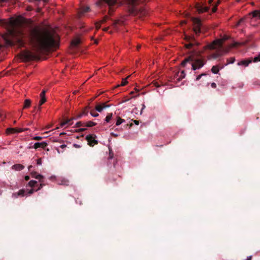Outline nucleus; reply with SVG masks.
<instances>
[{
    "instance_id": "18",
    "label": "nucleus",
    "mask_w": 260,
    "mask_h": 260,
    "mask_svg": "<svg viewBox=\"0 0 260 260\" xmlns=\"http://www.w3.org/2000/svg\"><path fill=\"white\" fill-rule=\"evenodd\" d=\"M24 168V166L21 164H16L12 166V169L16 171L22 170Z\"/></svg>"
},
{
    "instance_id": "28",
    "label": "nucleus",
    "mask_w": 260,
    "mask_h": 260,
    "mask_svg": "<svg viewBox=\"0 0 260 260\" xmlns=\"http://www.w3.org/2000/svg\"><path fill=\"white\" fill-rule=\"evenodd\" d=\"M75 126L77 127H79L80 126H85V123H83L81 121H79L76 123Z\"/></svg>"
},
{
    "instance_id": "61",
    "label": "nucleus",
    "mask_w": 260,
    "mask_h": 260,
    "mask_svg": "<svg viewBox=\"0 0 260 260\" xmlns=\"http://www.w3.org/2000/svg\"><path fill=\"white\" fill-rule=\"evenodd\" d=\"M108 29V27H106V28L103 29V30L106 31H107Z\"/></svg>"
},
{
    "instance_id": "44",
    "label": "nucleus",
    "mask_w": 260,
    "mask_h": 260,
    "mask_svg": "<svg viewBox=\"0 0 260 260\" xmlns=\"http://www.w3.org/2000/svg\"><path fill=\"white\" fill-rule=\"evenodd\" d=\"M34 191H36V190H35L34 189H31L30 190H29L28 192V193L29 194H31L32 193H33L34 192Z\"/></svg>"
},
{
    "instance_id": "54",
    "label": "nucleus",
    "mask_w": 260,
    "mask_h": 260,
    "mask_svg": "<svg viewBox=\"0 0 260 260\" xmlns=\"http://www.w3.org/2000/svg\"><path fill=\"white\" fill-rule=\"evenodd\" d=\"M67 147V145H64V144H62L61 145L60 147L63 149L64 148H66Z\"/></svg>"
},
{
    "instance_id": "33",
    "label": "nucleus",
    "mask_w": 260,
    "mask_h": 260,
    "mask_svg": "<svg viewBox=\"0 0 260 260\" xmlns=\"http://www.w3.org/2000/svg\"><path fill=\"white\" fill-rule=\"evenodd\" d=\"M206 75H207V74H205V73H203V74H200V75H198V76L196 77V80H197V81L199 80L201 78V77H202L203 76H206Z\"/></svg>"
},
{
    "instance_id": "26",
    "label": "nucleus",
    "mask_w": 260,
    "mask_h": 260,
    "mask_svg": "<svg viewBox=\"0 0 260 260\" xmlns=\"http://www.w3.org/2000/svg\"><path fill=\"white\" fill-rule=\"evenodd\" d=\"M124 121V120L120 118V117H118V119L116 121V125L117 126L120 125V124H121L122 122H123Z\"/></svg>"
},
{
    "instance_id": "20",
    "label": "nucleus",
    "mask_w": 260,
    "mask_h": 260,
    "mask_svg": "<svg viewBox=\"0 0 260 260\" xmlns=\"http://www.w3.org/2000/svg\"><path fill=\"white\" fill-rule=\"evenodd\" d=\"M31 105V101L29 99H26L24 101L23 108H28Z\"/></svg>"
},
{
    "instance_id": "42",
    "label": "nucleus",
    "mask_w": 260,
    "mask_h": 260,
    "mask_svg": "<svg viewBox=\"0 0 260 260\" xmlns=\"http://www.w3.org/2000/svg\"><path fill=\"white\" fill-rule=\"evenodd\" d=\"M243 21V19H240V20H239L236 24V26L237 27Z\"/></svg>"
},
{
    "instance_id": "63",
    "label": "nucleus",
    "mask_w": 260,
    "mask_h": 260,
    "mask_svg": "<svg viewBox=\"0 0 260 260\" xmlns=\"http://www.w3.org/2000/svg\"><path fill=\"white\" fill-rule=\"evenodd\" d=\"M65 134H66V133L63 132V133H61L60 134V136H62V135H65Z\"/></svg>"
},
{
    "instance_id": "19",
    "label": "nucleus",
    "mask_w": 260,
    "mask_h": 260,
    "mask_svg": "<svg viewBox=\"0 0 260 260\" xmlns=\"http://www.w3.org/2000/svg\"><path fill=\"white\" fill-rule=\"evenodd\" d=\"M252 16L254 18H260V11L258 10H255L251 13Z\"/></svg>"
},
{
    "instance_id": "43",
    "label": "nucleus",
    "mask_w": 260,
    "mask_h": 260,
    "mask_svg": "<svg viewBox=\"0 0 260 260\" xmlns=\"http://www.w3.org/2000/svg\"><path fill=\"white\" fill-rule=\"evenodd\" d=\"M83 116V114L80 113V114L78 115L76 117L74 118V119H77L81 118Z\"/></svg>"
},
{
    "instance_id": "29",
    "label": "nucleus",
    "mask_w": 260,
    "mask_h": 260,
    "mask_svg": "<svg viewBox=\"0 0 260 260\" xmlns=\"http://www.w3.org/2000/svg\"><path fill=\"white\" fill-rule=\"evenodd\" d=\"M90 114L93 117H98L99 116V114L95 112L93 110H91L90 112Z\"/></svg>"
},
{
    "instance_id": "17",
    "label": "nucleus",
    "mask_w": 260,
    "mask_h": 260,
    "mask_svg": "<svg viewBox=\"0 0 260 260\" xmlns=\"http://www.w3.org/2000/svg\"><path fill=\"white\" fill-rule=\"evenodd\" d=\"M81 41L79 39L76 38L72 42V45L74 47H77L80 44Z\"/></svg>"
},
{
    "instance_id": "11",
    "label": "nucleus",
    "mask_w": 260,
    "mask_h": 260,
    "mask_svg": "<svg viewBox=\"0 0 260 260\" xmlns=\"http://www.w3.org/2000/svg\"><path fill=\"white\" fill-rule=\"evenodd\" d=\"M185 77V74L184 71H182L180 73L178 72L175 75V78H176V80L177 82H179L182 79L184 78Z\"/></svg>"
},
{
    "instance_id": "5",
    "label": "nucleus",
    "mask_w": 260,
    "mask_h": 260,
    "mask_svg": "<svg viewBox=\"0 0 260 260\" xmlns=\"http://www.w3.org/2000/svg\"><path fill=\"white\" fill-rule=\"evenodd\" d=\"M193 30L195 35L196 36H200V34L204 30L201 20L199 18H194L193 19Z\"/></svg>"
},
{
    "instance_id": "40",
    "label": "nucleus",
    "mask_w": 260,
    "mask_h": 260,
    "mask_svg": "<svg viewBox=\"0 0 260 260\" xmlns=\"http://www.w3.org/2000/svg\"><path fill=\"white\" fill-rule=\"evenodd\" d=\"M235 60V59L234 58L231 57L230 59H229V64L234 63Z\"/></svg>"
},
{
    "instance_id": "58",
    "label": "nucleus",
    "mask_w": 260,
    "mask_h": 260,
    "mask_svg": "<svg viewBox=\"0 0 260 260\" xmlns=\"http://www.w3.org/2000/svg\"><path fill=\"white\" fill-rule=\"evenodd\" d=\"M32 168V166L31 165H30V166H28V170H29V171H30V170H31V169Z\"/></svg>"
},
{
    "instance_id": "10",
    "label": "nucleus",
    "mask_w": 260,
    "mask_h": 260,
    "mask_svg": "<svg viewBox=\"0 0 260 260\" xmlns=\"http://www.w3.org/2000/svg\"><path fill=\"white\" fill-rule=\"evenodd\" d=\"M48 145L47 143L45 142H37L34 145L33 148L37 149L39 148H45Z\"/></svg>"
},
{
    "instance_id": "60",
    "label": "nucleus",
    "mask_w": 260,
    "mask_h": 260,
    "mask_svg": "<svg viewBox=\"0 0 260 260\" xmlns=\"http://www.w3.org/2000/svg\"><path fill=\"white\" fill-rule=\"evenodd\" d=\"M7 0H0V3L6 2Z\"/></svg>"
},
{
    "instance_id": "52",
    "label": "nucleus",
    "mask_w": 260,
    "mask_h": 260,
    "mask_svg": "<svg viewBox=\"0 0 260 260\" xmlns=\"http://www.w3.org/2000/svg\"><path fill=\"white\" fill-rule=\"evenodd\" d=\"M142 108L141 109V113H142V111L145 108V105L144 104H142Z\"/></svg>"
},
{
    "instance_id": "13",
    "label": "nucleus",
    "mask_w": 260,
    "mask_h": 260,
    "mask_svg": "<svg viewBox=\"0 0 260 260\" xmlns=\"http://www.w3.org/2000/svg\"><path fill=\"white\" fill-rule=\"evenodd\" d=\"M239 45V43L234 41L233 40L230 39V37L229 36V49L230 48L236 47Z\"/></svg>"
},
{
    "instance_id": "25",
    "label": "nucleus",
    "mask_w": 260,
    "mask_h": 260,
    "mask_svg": "<svg viewBox=\"0 0 260 260\" xmlns=\"http://www.w3.org/2000/svg\"><path fill=\"white\" fill-rule=\"evenodd\" d=\"M109 5H113L116 3L117 0H103Z\"/></svg>"
},
{
    "instance_id": "22",
    "label": "nucleus",
    "mask_w": 260,
    "mask_h": 260,
    "mask_svg": "<svg viewBox=\"0 0 260 260\" xmlns=\"http://www.w3.org/2000/svg\"><path fill=\"white\" fill-rule=\"evenodd\" d=\"M129 76H127V78H126L125 79H123L120 84L117 85L116 87H119L120 86H125L127 83V81L126 80L128 78H129Z\"/></svg>"
},
{
    "instance_id": "12",
    "label": "nucleus",
    "mask_w": 260,
    "mask_h": 260,
    "mask_svg": "<svg viewBox=\"0 0 260 260\" xmlns=\"http://www.w3.org/2000/svg\"><path fill=\"white\" fill-rule=\"evenodd\" d=\"M110 106L109 105H106L105 103H102L101 104H98L96 106H95V110L99 112H101L103 111V110L104 109H105L106 108H108Z\"/></svg>"
},
{
    "instance_id": "45",
    "label": "nucleus",
    "mask_w": 260,
    "mask_h": 260,
    "mask_svg": "<svg viewBox=\"0 0 260 260\" xmlns=\"http://www.w3.org/2000/svg\"><path fill=\"white\" fill-rule=\"evenodd\" d=\"M18 196H19L18 195V192H17V193H13V194H12V197H13V198H18Z\"/></svg>"
},
{
    "instance_id": "27",
    "label": "nucleus",
    "mask_w": 260,
    "mask_h": 260,
    "mask_svg": "<svg viewBox=\"0 0 260 260\" xmlns=\"http://www.w3.org/2000/svg\"><path fill=\"white\" fill-rule=\"evenodd\" d=\"M112 113H110L106 117V118H105V121L107 122H109L110 121V120H111V119L112 118Z\"/></svg>"
},
{
    "instance_id": "21",
    "label": "nucleus",
    "mask_w": 260,
    "mask_h": 260,
    "mask_svg": "<svg viewBox=\"0 0 260 260\" xmlns=\"http://www.w3.org/2000/svg\"><path fill=\"white\" fill-rule=\"evenodd\" d=\"M37 181L35 180H31L28 182V185L31 187H34L37 186Z\"/></svg>"
},
{
    "instance_id": "57",
    "label": "nucleus",
    "mask_w": 260,
    "mask_h": 260,
    "mask_svg": "<svg viewBox=\"0 0 260 260\" xmlns=\"http://www.w3.org/2000/svg\"><path fill=\"white\" fill-rule=\"evenodd\" d=\"M25 180H28L29 179V177L28 176H26L25 177Z\"/></svg>"
},
{
    "instance_id": "34",
    "label": "nucleus",
    "mask_w": 260,
    "mask_h": 260,
    "mask_svg": "<svg viewBox=\"0 0 260 260\" xmlns=\"http://www.w3.org/2000/svg\"><path fill=\"white\" fill-rule=\"evenodd\" d=\"M120 20H115L113 23V26L115 27L118 24H121Z\"/></svg>"
},
{
    "instance_id": "9",
    "label": "nucleus",
    "mask_w": 260,
    "mask_h": 260,
    "mask_svg": "<svg viewBox=\"0 0 260 260\" xmlns=\"http://www.w3.org/2000/svg\"><path fill=\"white\" fill-rule=\"evenodd\" d=\"M45 90H43L40 94V100L39 101V107H38V110H40L41 109V107L40 106L43 105L46 101V98H45Z\"/></svg>"
},
{
    "instance_id": "35",
    "label": "nucleus",
    "mask_w": 260,
    "mask_h": 260,
    "mask_svg": "<svg viewBox=\"0 0 260 260\" xmlns=\"http://www.w3.org/2000/svg\"><path fill=\"white\" fill-rule=\"evenodd\" d=\"M32 139L34 140H36V141H40V140H41L42 139V137H40V136H36V137H34L32 138Z\"/></svg>"
},
{
    "instance_id": "7",
    "label": "nucleus",
    "mask_w": 260,
    "mask_h": 260,
    "mask_svg": "<svg viewBox=\"0 0 260 260\" xmlns=\"http://www.w3.org/2000/svg\"><path fill=\"white\" fill-rule=\"evenodd\" d=\"M260 61V56H257L254 57V58H249L248 59L241 60V61H240L238 63V65H243V66L246 67L250 63L252 62V61L257 62V61Z\"/></svg>"
},
{
    "instance_id": "49",
    "label": "nucleus",
    "mask_w": 260,
    "mask_h": 260,
    "mask_svg": "<svg viewBox=\"0 0 260 260\" xmlns=\"http://www.w3.org/2000/svg\"><path fill=\"white\" fill-rule=\"evenodd\" d=\"M216 10H217V8H216V6L212 8V12H215L216 11Z\"/></svg>"
},
{
    "instance_id": "23",
    "label": "nucleus",
    "mask_w": 260,
    "mask_h": 260,
    "mask_svg": "<svg viewBox=\"0 0 260 260\" xmlns=\"http://www.w3.org/2000/svg\"><path fill=\"white\" fill-rule=\"evenodd\" d=\"M96 123L91 121H88L87 123H85V126L90 127L96 125Z\"/></svg>"
},
{
    "instance_id": "48",
    "label": "nucleus",
    "mask_w": 260,
    "mask_h": 260,
    "mask_svg": "<svg viewBox=\"0 0 260 260\" xmlns=\"http://www.w3.org/2000/svg\"><path fill=\"white\" fill-rule=\"evenodd\" d=\"M154 85L155 86L157 87H158L160 86V85L157 82H155L154 83Z\"/></svg>"
},
{
    "instance_id": "37",
    "label": "nucleus",
    "mask_w": 260,
    "mask_h": 260,
    "mask_svg": "<svg viewBox=\"0 0 260 260\" xmlns=\"http://www.w3.org/2000/svg\"><path fill=\"white\" fill-rule=\"evenodd\" d=\"M85 130H86V128H81L78 130H76V132H79V133H81V132H84Z\"/></svg>"
},
{
    "instance_id": "1",
    "label": "nucleus",
    "mask_w": 260,
    "mask_h": 260,
    "mask_svg": "<svg viewBox=\"0 0 260 260\" xmlns=\"http://www.w3.org/2000/svg\"><path fill=\"white\" fill-rule=\"evenodd\" d=\"M0 26L11 29L13 39L4 37L7 45L13 46L16 43L20 47H24L28 42L34 48L35 52L29 50L21 52L20 57L25 61L40 59L39 53L58 47L59 38L57 34L38 26L34 27L29 20L13 18L0 19Z\"/></svg>"
},
{
    "instance_id": "24",
    "label": "nucleus",
    "mask_w": 260,
    "mask_h": 260,
    "mask_svg": "<svg viewBox=\"0 0 260 260\" xmlns=\"http://www.w3.org/2000/svg\"><path fill=\"white\" fill-rule=\"evenodd\" d=\"M211 71L214 74H217L219 72V68L217 66H213L211 69Z\"/></svg>"
},
{
    "instance_id": "30",
    "label": "nucleus",
    "mask_w": 260,
    "mask_h": 260,
    "mask_svg": "<svg viewBox=\"0 0 260 260\" xmlns=\"http://www.w3.org/2000/svg\"><path fill=\"white\" fill-rule=\"evenodd\" d=\"M89 9L90 8L89 7H84L82 9V12L83 13L88 12L89 11Z\"/></svg>"
},
{
    "instance_id": "41",
    "label": "nucleus",
    "mask_w": 260,
    "mask_h": 260,
    "mask_svg": "<svg viewBox=\"0 0 260 260\" xmlns=\"http://www.w3.org/2000/svg\"><path fill=\"white\" fill-rule=\"evenodd\" d=\"M37 164L38 165H41L42 164V159L41 158L37 159Z\"/></svg>"
},
{
    "instance_id": "4",
    "label": "nucleus",
    "mask_w": 260,
    "mask_h": 260,
    "mask_svg": "<svg viewBox=\"0 0 260 260\" xmlns=\"http://www.w3.org/2000/svg\"><path fill=\"white\" fill-rule=\"evenodd\" d=\"M146 0H127L128 4L131 5L129 9V13L131 15L137 16L142 18L147 15L146 11L142 8H139L136 6L139 3H143Z\"/></svg>"
},
{
    "instance_id": "47",
    "label": "nucleus",
    "mask_w": 260,
    "mask_h": 260,
    "mask_svg": "<svg viewBox=\"0 0 260 260\" xmlns=\"http://www.w3.org/2000/svg\"><path fill=\"white\" fill-rule=\"evenodd\" d=\"M211 86L212 88H216V83H214V82H213V83H211Z\"/></svg>"
},
{
    "instance_id": "39",
    "label": "nucleus",
    "mask_w": 260,
    "mask_h": 260,
    "mask_svg": "<svg viewBox=\"0 0 260 260\" xmlns=\"http://www.w3.org/2000/svg\"><path fill=\"white\" fill-rule=\"evenodd\" d=\"M107 19H108V16H105L102 20L101 23H103L107 21Z\"/></svg>"
},
{
    "instance_id": "3",
    "label": "nucleus",
    "mask_w": 260,
    "mask_h": 260,
    "mask_svg": "<svg viewBox=\"0 0 260 260\" xmlns=\"http://www.w3.org/2000/svg\"><path fill=\"white\" fill-rule=\"evenodd\" d=\"M228 40V36L214 40L204 47V50L208 52L209 57L213 59H217L223 55L226 51L225 41Z\"/></svg>"
},
{
    "instance_id": "50",
    "label": "nucleus",
    "mask_w": 260,
    "mask_h": 260,
    "mask_svg": "<svg viewBox=\"0 0 260 260\" xmlns=\"http://www.w3.org/2000/svg\"><path fill=\"white\" fill-rule=\"evenodd\" d=\"M74 147H75V148H79L81 147V146L79 145H78L77 144H74Z\"/></svg>"
},
{
    "instance_id": "14",
    "label": "nucleus",
    "mask_w": 260,
    "mask_h": 260,
    "mask_svg": "<svg viewBox=\"0 0 260 260\" xmlns=\"http://www.w3.org/2000/svg\"><path fill=\"white\" fill-rule=\"evenodd\" d=\"M31 174L32 177L35 178L37 179H38L39 181L41 182H43L42 179H43L44 177L42 175L40 174H38L36 172H32Z\"/></svg>"
},
{
    "instance_id": "59",
    "label": "nucleus",
    "mask_w": 260,
    "mask_h": 260,
    "mask_svg": "<svg viewBox=\"0 0 260 260\" xmlns=\"http://www.w3.org/2000/svg\"><path fill=\"white\" fill-rule=\"evenodd\" d=\"M133 124L132 123H130L129 124H127L126 125V126H129L130 127H131V126H133Z\"/></svg>"
},
{
    "instance_id": "53",
    "label": "nucleus",
    "mask_w": 260,
    "mask_h": 260,
    "mask_svg": "<svg viewBox=\"0 0 260 260\" xmlns=\"http://www.w3.org/2000/svg\"><path fill=\"white\" fill-rule=\"evenodd\" d=\"M96 27L97 29H99L100 28V23H96Z\"/></svg>"
},
{
    "instance_id": "6",
    "label": "nucleus",
    "mask_w": 260,
    "mask_h": 260,
    "mask_svg": "<svg viewBox=\"0 0 260 260\" xmlns=\"http://www.w3.org/2000/svg\"><path fill=\"white\" fill-rule=\"evenodd\" d=\"M196 8L199 13L208 12L209 10V7L207 6L206 0H204L201 4H197L196 5Z\"/></svg>"
},
{
    "instance_id": "55",
    "label": "nucleus",
    "mask_w": 260,
    "mask_h": 260,
    "mask_svg": "<svg viewBox=\"0 0 260 260\" xmlns=\"http://www.w3.org/2000/svg\"><path fill=\"white\" fill-rule=\"evenodd\" d=\"M213 0H208V4L209 5H211V4L213 3Z\"/></svg>"
},
{
    "instance_id": "38",
    "label": "nucleus",
    "mask_w": 260,
    "mask_h": 260,
    "mask_svg": "<svg viewBox=\"0 0 260 260\" xmlns=\"http://www.w3.org/2000/svg\"><path fill=\"white\" fill-rule=\"evenodd\" d=\"M44 186V184L40 183L39 185L38 189H36V191H38V190L41 189Z\"/></svg>"
},
{
    "instance_id": "32",
    "label": "nucleus",
    "mask_w": 260,
    "mask_h": 260,
    "mask_svg": "<svg viewBox=\"0 0 260 260\" xmlns=\"http://www.w3.org/2000/svg\"><path fill=\"white\" fill-rule=\"evenodd\" d=\"M88 107H87L83 111V112L81 113L82 114H83V115H87L88 114Z\"/></svg>"
},
{
    "instance_id": "56",
    "label": "nucleus",
    "mask_w": 260,
    "mask_h": 260,
    "mask_svg": "<svg viewBox=\"0 0 260 260\" xmlns=\"http://www.w3.org/2000/svg\"><path fill=\"white\" fill-rule=\"evenodd\" d=\"M17 131H18V133H19L23 132V130L22 128H19V129L17 128Z\"/></svg>"
},
{
    "instance_id": "16",
    "label": "nucleus",
    "mask_w": 260,
    "mask_h": 260,
    "mask_svg": "<svg viewBox=\"0 0 260 260\" xmlns=\"http://www.w3.org/2000/svg\"><path fill=\"white\" fill-rule=\"evenodd\" d=\"M6 133L8 134L18 133L17 128L10 127L6 129Z\"/></svg>"
},
{
    "instance_id": "31",
    "label": "nucleus",
    "mask_w": 260,
    "mask_h": 260,
    "mask_svg": "<svg viewBox=\"0 0 260 260\" xmlns=\"http://www.w3.org/2000/svg\"><path fill=\"white\" fill-rule=\"evenodd\" d=\"M24 193H25V190L23 189H21V190H19V191L18 192V195L19 196H24Z\"/></svg>"
},
{
    "instance_id": "64",
    "label": "nucleus",
    "mask_w": 260,
    "mask_h": 260,
    "mask_svg": "<svg viewBox=\"0 0 260 260\" xmlns=\"http://www.w3.org/2000/svg\"><path fill=\"white\" fill-rule=\"evenodd\" d=\"M135 89H136V92H139V89H136V88Z\"/></svg>"
},
{
    "instance_id": "15",
    "label": "nucleus",
    "mask_w": 260,
    "mask_h": 260,
    "mask_svg": "<svg viewBox=\"0 0 260 260\" xmlns=\"http://www.w3.org/2000/svg\"><path fill=\"white\" fill-rule=\"evenodd\" d=\"M73 119H74V118H71V119H67V120L62 121L60 123V126L62 127L64 125H65L66 124H69V125L72 124L73 122L72 121Z\"/></svg>"
},
{
    "instance_id": "46",
    "label": "nucleus",
    "mask_w": 260,
    "mask_h": 260,
    "mask_svg": "<svg viewBox=\"0 0 260 260\" xmlns=\"http://www.w3.org/2000/svg\"><path fill=\"white\" fill-rule=\"evenodd\" d=\"M111 135L113 137H115V138H116L118 136V134H115L114 133H111Z\"/></svg>"
},
{
    "instance_id": "62",
    "label": "nucleus",
    "mask_w": 260,
    "mask_h": 260,
    "mask_svg": "<svg viewBox=\"0 0 260 260\" xmlns=\"http://www.w3.org/2000/svg\"><path fill=\"white\" fill-rule=\"evenodd\" d=\"M251 256H250L249 257H248L246 260H251Z\"/></svg>"
},
{
    "instance_id": "36",
    "label": "nucleus",
    "mask_w": 260,
    "mask_h": 260,
    "mask_svg": "<svg viewBox=\"0 0 260 260\" xmlns=\"http://www.w3.org/2000/svg\"><path fill=\"white\" fill-rule=\"evenodd\" d=\"M113 157V153L111 149L109 150V157L110 159H112Z\"/></svg>"
},
{
    "instance_id": "2",
    "label": "nucleus",
    "mask_w": 260,
    "mask_h": 260,
    "mask_svg": "<svg viewBox=\"0 0 260 260\" xmlns=\"http://www.w3.org/2000/svg\"><path fill=\"white\" fill-rule=\"evenodd\" d=\"M185 39L186 41V43L184 45L185 48L192 49L194 52L182 61V66L185 67L187 63H189L193 70L201 68L205 64V60L202 58H199V53L196 51V47L200 45V43L194 36H186Z\"/></svg>"
},
{
    "instance_id": "8",
    "label": "nucleus",
    "mask_w": 260,
    "mask_h": 260,
    "mask_svg": "<svg viewBox=\"0 0 260 260\" xmlns=\"http://www.w3.org/2000/svg\"><path fill=\"white\" fill-rule=\"evenodd\" d=\"M95 136L92 135H88L86 137V140L88 142V145L90 146H93L94 145L97 144L98 142L95 139Z\"/></svg>"
},
{
    "instance_id": "51",
    "label": "nucleus",
    "mask_w": 260,
    "mask_h": 260,
    "mask_svg": "<svg viewBox=\"0 0 260 260\" xmlns=\"http://www.w3.org/2000/svg\"><path fill=\"white\" fill-rule=\"evenodd\" d=\"M134 122L136 125H139V121L138 120H134Z\"/></svg>"
}]
</instances>
